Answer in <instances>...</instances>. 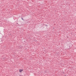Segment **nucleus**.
I'll return each mask as SVG.
<instances>
[{"mask_svg":"<svg viewBox=\"0 0 76 76\" xmlns=\"http://www.w3.org/2000/svg\"><path fill=\"white\" fill-rule=\"evenodd\" d=\"M23 69H20L19 70V72H22V71H23Z\"/></svg>","mask_w":76,"mask_h":76,"instance_id":"1","label":"nucleus"},{"mask_svg":"<svg viewBox=\"0 0 76 76\" xmlns=\"http://www.w3.org/2000/svg\"><path fill=\"white\" fill-rule=\"evenodd\" d=\"M21 19H22V20H24L23 19V17H21Z\"/></svg>","mask_w":76,"mask_h":76,"instance_id":"2","label":"nucleus"},{"mask_svg":"<svg viewBox=\"0 0 76 76\" xmlns=\"http://www.w3.org/2000/svg\"><path fill=\"white\" fill-rule=\"evenodd\" d=\"M45 26H48L46 24H45Z\"/></svg>","mask_w":76,"mask_h":76,"instance_id":"3","label":"nucleus"},{"mask_svg":"<svg viewBox=\"0 0 76 76\" xmlns=\"http://www.w3.org/2000/svg\"><path fill=\"white\" fill-rule=\"evenodd\" d=\"M17 24H18V23H17Z\"/></svg>","mask_w":76,"mask_h":76,"instance_id":"4","label":"nucleus"}]
</instances>
